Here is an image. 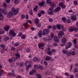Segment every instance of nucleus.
<instances>
[{
    "label": "nucleus",
    "mask_w": 78,
    "mask_h": 78,
    "mask_svg": "<svg viewBox=\"0 0 78 78\" xmlns=\"http://www.w3.org/2000/svg\"><path fill=\"white\" fill-rule=\"evenodd\" d=\"M30 75H33V72L32 71L30 72Z\"/></svg>",
    "instance_id": "obj_64"
},
{
    "label": "nucleus",
    "mask_w": 78,
    "mask_h": 78,
    "mask_svg": "<svg viewBox=\"0 0 78 78\" xmlns=\"http://www.w3.org/2000/svg\"><path fill=\"white\" fill-rule=\"evenodd\" d=\"M4 18V16L3 15L0 14V20H2Z\"/></svg>",
    "instance_id": "obj_25"
},
{
    "label": "nucleus",
    "mask_w": 78,
    "mask_h": 78,
    "mask_svg": "<svg viewBox=\"0 0 78 78\" xmlns=\"http://www.w3.org/2000/svg\"><path fill=\"white\" fill-rule=\"evenodd\" d=\"M19 45V44L18 43H16L15 44H14L15 47H17V46H18Z\"/></svg>",
    "instance_id": "obj_51"
},
{
    "label": "nucleus",
    "mask_w": 78,
    "mask_h": 78,
    "mask_svg": "<svg viewBox=\"0 0 78 78\" xmlns=\"http://www.w3.org/2000/svg\"><path fill=\"white\" fill-rule=\"evenodd\" d=\"M1 47H2L3 49L5 50V45L4 44H2L1 45Z\"/></svg>",
    "instance_id": "obj_38"
},
{
    "label": "nucleus",
    "mask_w": 78,
    "mask_h": 78,
    "mask_svg": "<svg viewBox=\"0 0 78 78\" xmlns=\"http://www.w3.org/2000/svg\"><path fill=\"white\" fill-rule=\"evenodd\" d=\"M35 22L36 24L38 23H39V19L37 18L35 20Z\"/></svg>",
    "instance_id": "obj_33"
},
{
    "label": "nucleus",
    "mask_w": 78,
    "mask_h": 78,
    "mask_svg": "<svg viewBox=\"0 0 78 78\" xmlns=\"http://www.w3.org/2000/svg\"><path fill=\"white\" fill-rule=\"evenodd\" d=\"M50 5H51V6H52V7H55V4L53 2H51L50 3Z\"/></svg>",
    "instance_id": "obj_22"
},
{
    "label": "nucleus",
    "mask_w": 78,
    "mask_h": 78,
    "mask_svg": "<svg viewBox=\"0 0 78 78\" xmlns=\"http://www.w3.org/2000/svg\"><path fill=\"white\" fill-rule=\"evenodd\" d=\"M39 69L40 70H43L44 69V67L41 66H39Z\"/></svg>",
    "instance_id": "obj_49"
},
{
    "label": "nucleus",
    "mask_w": 78,
    "mask_h": 78,
    "mask_svg": "<svg viewBox=\"0 0 78 78\" xmlns=\"http://www.w3.org/2000/svg\"><path fill=\"white\" fill-rule=\"evenodd\" d=\"M12 11L9 12L7 15V16L9 18H10L12 16V15H16L19 12V9L18 8L17 9H15V8L13 7L12 9Z\"/></svg>",
    "instance_id": "obj_1"
},
{
    "label": "nucleus",
    "mask_w": 78,
    "mask_h": 78,
    "mask_svg": "<svg viewBox=\"0 0 78 78\" xmlns=\"http://www.w3.org/2000/svg\"><path fill=\"white\" fill-rule=\"evenodd\" d=\"M72 46V42H69L67 43L66 44V46L65 47V49L67 50L68 48L71 47Z\"/></svg>",
    "instance_id": "obj_2"
},
{
    "label": "nucleus",
    "mask_w": 78,
    "mask_h": 78,
    "mask_svg": "<svg viewBox=\"0 0 78 78\" xmlns=\"http://www.w3.org/2000/svg\"><path fill=\"white\" fill-rule=\"evenodd\" d=\"M22 33H20L19 35H18V37H20L22 35Z\"/></svg>",
    "instance_id": "obj_62"
},
{
    "label": "nucleus",
    "mask_w": 78,
    "mask_h": 78,
    "mask_svg": "<svg viewBox=\"0 0 78 78\" xmlns=\"http://www.w3.org/2000/svg\"><path fill=\"white\" fill-rule=\"evenodd\" d=\"M60 10L61 7H57L56 9H55L54 10V11L55 12H58V11H59Z\"/></svg>",
    "instance_id": "obj_12"
},
{
    "label": "nucleus",
    "mask_w": 78,
    "mask_h": 78,
    "mask_svg": "<svg viewBox=\"0 0 78 78\" xmlns=\"http://www.w3.org/2000/svg\"><path fill=\"white\" fill-rule=\"evenodd\" d=\"M6 2L7 3H9L10 2V0H6Z\"/></svg>",
    "instance_id": "obj_63"
},
{
    "label": "nucleus",
    "mask_w": 78,
    "mask_h": 78,
    "mask_svg": "<svg viewBox=\"0 0 78 78\" xmlns=\"http://www.w3.org/2000/svg\"><path fill=\"white\" fill-rule=\"evenodd\" d=\"M50 30L48 29H44L43 30V33L44 34H47L50 32Z\"/></svg>",
    "instance_id": "obj_3"
},
{
    "label": "nucleus",
    "mask_w": 78,
    "mask_h": 78,
    "mask_svg": "<svg viewBox=\"0 0 78 78\" xmlns=\"http://www.w3.org/2000/svg\"><path fill=\"white\" fill-rule=\"evenodd\" d=\"M46 2H47V3L48 4H50V3H51V2L50 1V0H47V1H46Z\"/></svg>",
    "instance_id": "obj_45"
},
{
    "label": "nucleus",
    "mask_w": 78,
    "mask_h": 78,
    "mask_svg": "<svg viewBox=\"0 0 78 78\" xmlns=\"http://www.w3.org/2000/svg\"><path fill=\"white\" fill-rule=\"evenodd\" d=\"M34 68L35 69H38L39 67H38V66L37 65H34Z\"/></svg>",
    "instance_id": "obj_37"
},
{
    "label": "nucleus",
    "mask_w": 78,
    "mask_h": 78,
    "mask_svg": "<svg viewBox=\"0 0 78 78\" xmlns=\"http://www.w3.org/2000/svg\"><path fill=\"white\" fill-rule=\"evenodd\" d=\"M38 16L39 17H41V12H40L38 13Z\"/></svg>",
    "instance_id": "obj_61"
},
{
    "label": "nucleus",
    "mask_w": 78,
    "mask_h": 78,
    "mask_svg": "<svg viewBox=\"0 0 78 78\" xmlns=\"http://www.w3.org/2000/svg\"><path fill=\"white\" fill-rule=\"evenodd\" d=\"M61 42L63 44H65L66 42V39L65 38H63L61 40Z\"/></svg>",
    "instance_id": "obj_14"
},
{
    "label": "nucleus",
    "mask_w": 78,
    "mask_h": 78,
    "mask_svg": "<svg viewBox=\"0 0 78 78\" xmlns=\"http://www.w3.org/2000/svg\"><path fill=\"white\" fill-rule=\"evenodd\" d=\"M57 27V26L56 25L53 26V28H54V30H56V28Z\"/></svg>",
    "instance_id": "obj_59"
},
{
    "label": "nucleus",
    "mask_w": 78,
    "mask_h": 78,
    "mask_svg": "<svg viewBox=\"0 0 78 78\" xmlns=\"http://www.w3.org/2000/svg\"><path fill=\"white\" fill-rule=\"evenodd\" d=\"M63 53H64V54H66V53H67V52H68L66 51V50L65 49H63L62 51Z\"/></svg>",
    "instance_id": "obj_42"
},
{
    "label": "nucleus",
    "mask_w": 78,
    "mask_h": 78,
    "mask_svg": "<svg viewBox=\"0 0 78 78\" xmlns=\"http://www.w3.org/2000/svg\"><path fill=\"white\" fill-rule=\"evenodd\" d=\"M40 13H41V14L44 15V14L45 13V11H44V10H42L41 11Z\"/></svg>",
    "instance_id": "obj_36"
},
{
    "label": "nucleus",
    "mask_w": 78,
    "mask_h": 78,
    "mask_svg": "<svg viewBox=\"0 0 78 78\" xmlns=\"http://www.w3.org/2000/svg\"><path fill=\"white\" fill-rule=\"evenodd\" d=\"M19 66L20 67H23V62H21L20 63Z\"/></svg>",
    "instance_id": "obj_48"
},
{
    "label": "nucleus",
    "mask_w": 78,
    "mask_h": 78,
    "mask_svg": "<svg viewBox=\"0 0 78 78\" xmlns=\"http://www.w3.org/2000/svg\"><path fill=\"white\" fill-rule=\"evenodd\" d=\"M4 33H5L4 31L2 29H0V34H4Z\"/></svg>",
    "instance_id": "obj_32"
},
{
    "label": "nucleus",
    "mask_w": 78,
    "mask_h": 78,
    "mask_svg": "<svg viewBox=\"0 0 78 78\" xmlns=\"http://www.w3.org/2000/svg\"><path fill=\"white\" fill-rule=\"evenodd\" d=\"M65 75L66 76H70V75L69 74V73H66L65 74Z\"/></svg>",
    "instance_id": "obj_58"
},
{
    "label": "nucleus",
    "mask_w": 78,
    "mask_h": 78,
    "mask_svg": "<svg viewBox=\"0 0 78 78\" xmlns=\"http://www.w3.org/2000/svg\"><path fill=\"white\" fill-rule=\"evenodd\" d=\"M76 29V27H71L70 28V29H69V31L70 32H72V31H73L74 30H75Z\"/></svg>",
    "instance_id": "obj_9"
},
{
    "label": "nucleus",
    "mask_w": 78,
    "mask_h": 78,
    "mask_svg": "<svg viewBox=\"0 0 78 78\" xmlns=\"http://www.w3.org/2000/svg\"><path fill=\"white\" fill-rule=\"evenodd\" d=\"M37 77L38 78H41V74H38L37 75Z\"/></svg>",
    "instance_id": "obj_55"
},
{
    "label": "nucleus",
    "mask_w": 78,
    "mask_h": 78,
    "mask_svg": "<svg viewBox=\"0 0 78 78\" xmlns=\"http://www.w3.org/2000/svg\"><path fill=\"white\" fill-rule=\"evenodd\" d=\"M71 20H74V21H75V20H76V18L74 16L73 14H71Z\"/></svg>",
    "instance_id": "obj_8"
},
{
    "label": "nucleus",
    "mask_w": 78,
    "mask_h": 78,
    "mask_svg": "<svg viewBox=\"0 0 78 78\" xmlns=\"http://www.w3.org/2000/svg\"><path fill=\"white\" fill-rule=\"evenodd\" d=\"M33 61L34 62H36L37 61H38V58L37 57H35L33 59Z\"/></svg>",
    "instance_id": "obj_15"
},
{
    "label": "nucleus",
    "mask_w": 78,
    "mask_h": 78,
    "mask_svg": "<svg viewBox=\"0 0 78 78\" xmlns=\"http://www.w3.org/2000/svg\"><path fill=\"white\" fill-rule=\"evenodd\" d=\"M9 75H11V76H16V75L14 73H8Z\"/></svg>",
    "instance_id": "obj_31"
},
{
    "label": "nucleus",
    "mask_w": 78,
    "mask_h": 78,
    "mask_svg": "<svg viewBox=\"0 0 78 78\" xmlns=\"http://www.w3.org/2000/svg\"><path fill=\"white\" fill-rule=\"evenodd\" d=\"M28 22H27L24 23L23 25L26 28V29L28 28V27H27L28 26Z\"/></svg>",
    "instance_id": "obj_18"
},
{
    "label": "nucleus",
    "mask_w": 78,
    "mask_h": 78,
    "mask_svg": "<svg viewBox=\"0 0 78 78\" xmlns=\"http://www.w3.org/2000/svg\"><path fill=\"white\" fill-rule=\"evenodd\" d=\"M59 6L62 8V9H64L66 8V5L63 4L62 2H59Z\"/></svg>",
    "instance_id": "obj_6"
},
{
    "label": "nucleus",
    "mask_w": 78,
    "mask_h": 78,
    "mask_svg": "<svg viewBox=\"0 0 78 78\" xmlns=\"http://www.w3.org/2000/svg\"><path fill=\"white\" fill-rule=\"evenodd\" d=\"M57 28L58 30H60L61 29V27H60V25H57Z\"/></svg>",
    "instance_id": "obj_52"
},
{
    "label": "nucleus",
    "mask_w": 78,
    "mask_h": 78,
    "mask_svg": "<svg viewBox=\"0 0 78 78\" xmlns=\"http://www.w3.org/2000/svg\"><path fill=\"white\" fill-rule=\"evenodd\" d=\"M3 73V70H1L0 71V76L1 75H2V74Z\"/></svg>",
    "instance_id": "obj_50"
},
{
    "label": "nucleus",
    "mask_w": 78,
    "mask_h": 78,
    "mask_svg": "<svg viewBox=\"0 0 78 78\" xmlns=\"http://www.w3.org/2000/svg\"><path fill=\"white\" fill-rule=\"evenodd\" d=\"M2 13H4L5 14L7 13V10L6 9H3L2 10Z\"/></svg>",
    "instance_id": "obj_19"
},
{
    "label": "nucleus",
    "mask_w": 78,
    "mask_h": 78,
    "mask_svg": "<svg viewBox=\"0 0 78 78\" xmlns=\"http://www.w3.org/2000/svg\"><path fill=\"white\" fill-rule=\"evenodd\" d=\"M9 36H11V35H12V36L15 37L16 36V34L14 32V31L11 30L9 32Z\"/></svg>",
    "instance_id": "obj_4"
},
{
    "label": "nucleus",
    "mask_w": 78,
    "mask_h": 78,
    "mask_svg": "<svg viewBox=\"0 0 78 78\" xmlns=\"http://www.w3.org/2000/svg\"><path fill=\"white\" fill-rule=\"evenodd\" d=\"M62 20L64 22H66V21H67V19H66V18L65 17H63L62 18Z\"/></svg>",
    "instance_id": "obj_24"
},
{
    "label": "nucleus",
    "mask_w": 78,
    "mask_h": 78,
    "mask_svg": "<svg viewBox=\"0 0 78 78\" xmlns=\"http://www.w3.org/2000/svg\"><path fill=\"white\" fill-rule=\"evenodd\" d=\"M66 55L68 57L70 56H71V52L70 51H68L66 53Z\"/></svg>",
    "instance_id": "obj_23"
},
{
    "label": "nucleus",
    "mask_w": 78,
    "mask_h": 78,
    "mask_svg": "<svg viewBox=\"0 0 78 78\" xmlns=\"http://www.w3.org/2000/svg\"><path fill=\"white\" fill-rule=\"evenodd\" d=\"M13 59H14V57H13L12 59L9 58V62L11 63L12 62V61H15Z\"/></svg>",
    "instance_id": "obj_17"
},
{
    "label": "nucleus",
    "mask_w": 78,
    "mask_h": 78,
    "mask_svg": "<svg viewBox=\"0 0 78 78\" xmlns=\"http://www.w3.org/2000/svg\"><path fill=\"white\" fill-rule=\"evenodd\" d=\"M43 44H39L38 45L39 48L41 49V50H44V47L43 45Z\"/></svg>",
    "instance_id": "obj_10"
},
{
    "label": "nucleus",
    "mask_w": 78,
    "mask_h": 78,
    "mask_svg": "<svg viewBox=\"0 0 78 78\" xmlns=\"http://www.w3.org/2000/svg\"><path fill=\"white\" fill-rule=\"evenodd\" d=\"M51 60V57L48 56L45 59V60L48 61H50Z\"/></svg>",
    "instance_id": "obj_16"
},
{
    "label": "nucleus",
    "mask_w": 78,
    "mask_h": 78,
    "mask_svg": "<svg viewBox=\"0 0 78 78\" xmlns=\"http://www.w3.org/2000/svg\"><path fill=\"white\" fill-rule=\"evenodd\" d=\"M28 63H29V62H26L25 64V66H27V67L26 69V70H28V69H29V66H27V64H28Z\"/></svg>",
    "instance_id": "obj_27"
},
{
    "label": "nucleus",
    "mask_w": 78,
    "mask_h": 78,
    "mask_svg": "<svg viewBox=\"0 0 78 78\" xmlns=\"http://www.w3.org/2000/svg\"><path fill=\"white\" fill-rule=\"evenodd\" d=\"M54 9V7H51L49 8V11H52Z\"/></svg>",
    "instance_id": "obj_39"
},
{
    "label": "nucleus",
    "mask_w": 78,
    "mask_h": 78,
    "mask_svg": "<svg viewBox=\"0 0 78 78\" xmlns=\"http://www.w3.org/2000/svg\"><path fill=\"white\" fill-rule=\"evenodd\" d=\"M44 3L45 2H44V1H43L41 2H38V4L40 7L42 8V7H44Z\"/></svg>",
    "instance_id": "obj_5"
},
{
    "label": "nucleus",
    "mask_w": 78,
    "mask_h": 78,
    "mask_svg": "<svg viewBox=\"0 0 78 78\" xmlns=\"http://www.w3.org/2000/svg\"><path fill=\"white\" fill-rule=\"evenodd\" d=\"M64 34V33L63 31H60L59 33V34H60V35H61L62 36H63Z\"/></svg>",
    "instance_id": "obj_28"
},
{
    "label": "nucleus",
    "mask_w": 78,
    "mask_h": 78,
    "mask_svg": "<svg viewBox=\"0 0 78 78\" xmlns=\"http://www.w3.org/2000/svg\"><path fill=\"white\" fill-rule=\"evenodd\" d=\"M49 22H52L53 21V19L51 18H49Z\"/></svg>",
    "instance_id": "obj_54"
},
{
    "label": "nucleus",
    "mask_w": 78,
    "mask_h": 78,
    "mask_svg": "<svg viewBox=\"0 0 78 78\" xmlns=\"http://www.w3.org/2000/svg\"><path fill=\"white\" fill-rule=\"evenodd\" d=\"M50 10H49L48 11V13H49V14L51 15L53 14V12L54 11H50Z\"/></svg>",
    "instance_id": "obj_30"
},
{
    "label": "nucleus",
    "mask_w": 78,
    "mask_h": 78,
    "mask_svg": "<svg viewBox=\"0 0 78 78\" xmlns=\"http://www.w3.org/2000/svg\"><path fill=\"white\" fill-rule=\"evenodd\" d=\"M19 3V1L18 0H15L14 1V3L15 4H17Z\"/></svg>",
    "instance_id": "obj_40"
},
{
    "label": "nucleus",
    "mask_w": 78,
    "mask_h": 78,
    "mask_svg": "<svg viewBox=\"0 0 78 78\" xmlns=\"http://www.w3.org/2000/svg\"><path fill=\"white\" fill-rule=\"evenodd\" d=\"M47 54L49 55H51L52 54V52L51 51H49L47 52Z\"/></svg>",
    "instance_id": "obj_35"
},
{
    "label": "nucleus",
    "mask_w": 78,
    "mask_h": 78,
    "mask_svg": "<svg viewBox=\"0 0 78 78\" xmlns=\"http://www.w3.org/2000/svg\"><path fill=\"white\" fill-rule=\"evenodd\" d=\"M26 51L27 53H29V52H30V49L28 48L27 49Z\"/></svg>",
    "instance_id": "obj_57"
},
{
    "label": "nucleus",
    "mask_w": 78,
    "mask_h": 78,
    "mask_svg": "<svg viewBox=\"0 0 78 78\" xmlns=\"http://www.w3.org/2000/svg\"><path fill=\"white\" fill-rule=\"evenodd\" d=\"M38 34L39 36L40 37H42V31L41 30H40L38 33Z\"/></svg>",
    "instance_id": "obj_20"
},
{
    "label": "nucleus",
    "mask_w": 78,
    "mask_h": 78,
    "mask_svg": "<svg viewBox=\"0 0 78 78\" xmlns=\"http://www.w3.org/2000/svg\"><path fill=\"white\" fill-rule=\"evenodd\" d=\"M15 55L16 56H17V57H18V58H20V55L18 53H16L15 54Z\"/></svg>",
    "instance_id": "obj_44"
},
{
    "label": "nucleus",
    "mask_w": 78,
    "mask_h": 78,
    "mask_svg": "<svg viewBox=\"0 0 78 78\" xmlns=\"http://www.w3.org/2000/svg\"><path fill=\"white\" fill-rule=\"evenodd\" d=\"M21 17L22 19H25V16L24 15H22Z\"/></svg>",
    "instance_id": "obj_53"
},
{
    "label": "nucleus",
    "mask_w": 78,
    "mask_h": 78,
    "mask_svg": "<svg viewBox=\"0 0 78 78\" xmlns=\"http://www.w3.org/2000/svg\"><path fill=\"white\" fill-rule=\"evenodd\" d=\"M54 40L55 42H59V38H58L57 36L55 35L54 38Z\"/></svg>",
    "instance_id": "obj_7"
},
{
    "label": "nucleus",
    "mask_w": 78,
    "mask_h": 78,
    "mask_svg": "<svg viewBox=\"0 0 78 78\" xmlns=\"http://www.w3.org/2000/svg\"><path fill=\"white\" fill-rule=\"evenodd\" d=\"M25 36L24 35H23L21 36V38L23 39H25Z\"/></svg>",
    "instance_id": "obj_56"
},
{
    "label": "nucleus",
    "mask_w": 78,
    "mask_h": 78,
    "mask_svg": "<svg viewBox=\"0 0 78 78\" xmlns=\"http://www.w3.org/2000/svg\"><path fill=\"white\" fill-rule=\"evenodd\" d=\"M61 27L62 28V30L63 31H66V28H64L63 25H62Z\"/></svg>",
    "instance_id": "obj_26"
},
{
    "label": "nucleus",
    "mask_w": 78,
    "mask_h": 78,
    "mask_svg": "<svg viewBox=\"0 0 78 78\" xmlns=\"http://www.w3.org/2000/svg\"><path fill=\"white\" fill-rule=\"evenodd\" d=\"M9 37H5L4 39V40L5 41H7V40H9Z\"/></svg>",
    "instance_id": "obj_34"
},
{
    "label": "nucleus",
    "mask_w": 78,
    "mask_h": 78,
    "mask_svg": "<svg viewBox=\"0 0 78 78\" xmlns=\"http://www.w3.org/2000/svg\"><path fill=\"white\" fill-rule=\"evenodd\" d=\"M66 22L68 23H71V20L69 19H68L67 20H66Z\"/></svg>",
    "instance_id": "obj_43"
},
{
    "label": "nucleus",
    "mask_w": 78,
    "mask_h": 78,
    "mask_svg": "<svg viewBox=\"0 0 78 78\" xmlns=\"http://www.w3.org/2000/svg\"><path fill=\"white\" fill-rule=\"evenodd\" d=\"M36 25H37V27H39V28H40V27H41V24L40 23H37L36 24Z\"/></svg>",
    "instance_id": "obj_29"
},
{
    "label": "nucleus",
    "mask_w": 78,
    "mask_h": 78,
    "mask_svg": "<svg viewBox=\"0 0 78 78\" xmlns=\"http://www.w3.org/2000/svg\"><path fill=\"white\" fill-rule=\"evenodd\" d=\"M78 69L76 68H75L74 69V72L75 73L77 72H78Z\"/></svg>",
    "instance_id": "obj_47"
},
{
    "label": "nucleus",
    "mask_w": 78,
    "mask_h": 78,
    "mask_svg": "<svg viewBox=\"0 0 78 78\" xmlns=\"http://www.w3.org/2000/svg\"><path fill=\"white\" fill-rule=\"evenodd\" d=\"M10 28L9 26H6L4 28V29L5 31H8L9 30V29Z\"/></svg>",
    "instance_id": "obj_11"
},
{
    "label": "nucleus",
    "mask_w": 78,
    "mask_h": 78,
    "mask_svg": "<svg viewBox=\"0 0 78 78\" xmlns=\"http://www.w3.org/2000/svg\"><path fill=\"white\" fill-rule=\"evenodd\" d=\"M73 44H74V46L76 48H77V45L76 44V40L75 39H74L73 40Z\"/></svg>",
    "instance_id": "obj_13"
},
{
    "label": "nucleus",
    "mask_w": 78,
    "mask_h": 78,
    "mask_svg": "<svg viewBox=\"0 0 78 78\" xmlns=\"http://www.w3.org/2000/svg\"><path fill=\"white\" fill-rule=\"evenodd\" d=\"M44 64L45 65V66H47L48 65L47 62L46 61H44Z\"/></svg>",
    "instance_id": "obj_60"
},
{
    "label": "nucleus",
    "mask_w": 78,
    "mask_h": 78,
    "mask_svg": "<svg viewBox=\"0 0 78 78\" xmlns=\"http://www.w3.org/2000/svg\"><path fill=\"white\" fill-rule=\"evenodd\" d=\"M46 39L47 41H49V42H50V41H51V39H50V37H49V36H47L46 37Z\"/></svg>",
    "instance_id": "obj_21"
},
{
    "label": "nucleus",
    "mask_w": 78,
    "mask_h": 78,
    "mask_svg": "<svg viewBox=\"0 0 78 78\" xmlns=\"http://www.w3.org/2000/svg\"><path fill=\"white\" fill-rule=\"evenodd\" d=\"M6 6H7L6 3H4L3 4V7H4V8H6Z\"/></svg>",
    "instance_id": "obj_46"
},
{
    "label": "nucleus",
    "mask_w": 78,
    "mask_h": 78,
    "mask_svg": "<svg viewBox=\"0 0 78 78\" xmlns=\"http://www.w3.org/2000/svg\"><path fill=\"white\" fill-rule=\"evenodd\" d=\"M71 54L72 55H76V53H75L74 51H72L71 52Z\"/></svg>",
    "instance_id": "obj_41"
}]
</instances>
